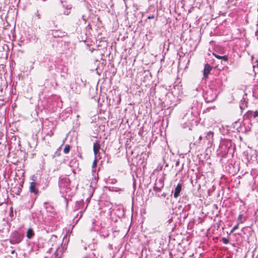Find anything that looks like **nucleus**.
Segmentation results:
<instances>
[{"label":"nucleus","mask_w":258,"mask_h":258,"mask_svg":"<svg viewBox=\"0 0 258 258\" xmlns=\"http://www.w3.org/2000/svg\"><path fill=\"white\" fill-rule=\"evenodd\" d=\"M202 139V136H200L199 137V140H201Z\"/></svg>","instance_id":"aec40b11"},{"label":"nucleus","mask_w":258,"mask_h":258,"mask_svg":"<svg viewBox=\"0 0 258 258\" xmlns=\"http://www.w3.org/2000/svg\"><path fill=\"white\" fill-rule=\"evenodd\" d=\"M212 70V67L208 63L205 65L204 69V78L207 79L208 78L209 74Z\"/></svg>","instance_id":"7ed1b4c3"},{"label":"nucleus","mask_w":258,"mask_h":258,"mask_svg":"<svg viewBox=\"0 0 258 258\" xmlns=\"http://www.w3.org/2000/svg\"><path fill=\"white\" fill-rule=\"evenodd\" d=\"M15 250H12V251H11V253H12V254H14V253H15Z\"/></svg>","instance_id":"6ab92c4d"},{"label":"nucleus","mask_w":258,"mask_h":258,"mask_svg":"<svg viewBox=\"0 0 258 258\" xmlns=\"http://www.w3.org/2000/svg\"><path fill=\"white\" fill-rule=\"evenodd\" d=\"M222 241L225 244H228L229 243L228 239L225 238V237L222 238Z\"/></svg>","instance_id":"f8f14e48"},{"label":"nucleus","mask_w":258,"mask_h":258,"mask_svg":"<svg viewBox=\"0 0 258 258\" xmlns=\"http://www.w3.org/2000/svg\"><path fill=\"white\" fill-rule=\"evenodd\" d=\"M237 221L239 222V223H243L245 221V219H243V216L242 214H239L237 218Z\"/></svg>","instance_id":"6e6552de"},{"label":"nucleus","mask_w":258,"mask_h":258,"mask_svg":"<svg viewBox=\"0 0 258 258\" xmlns=\"http://www.w3.org/2000/svg\"><path fill=\"white\" fill-rule=\"evenodd\" d=\"M213 136H214L213 132L212 131H210L208 133L206 138L207 139L209 138L210 137H211V138H213Z\"/></svg>","instance_id":"9d476101"},{"label":"nucleus","mask_w":258,"mask_h":258,"mask_svg":"<svg viewBox=\"0 0 258 258\" xmlns=\"http://www.w3.org/2000/svg\"><path fill=\"white\" fill-rule=\"evenodd\" d=\"M37 186V183L36 182L34 181L30 183L29 190L31 192L34 193L35 195H38L39 193Z\"/></svg>","instance_id":"f03ea898"},{"label":"nucleus","mask_w":258,"mask_h":258,"mask_svg":"<svg viewBox=\"0 0 258 258\" xmlns=\"http://www.w3.org/2000/svg\"><path fill=\"white\" fill-rule=\"evenodd\" d=\"M93 152L95 155H97L101 148L100 144L98 141H96L93 144Z\"/></svg>","instance_id":"39448f33"},{"label":"nucleus","mask_w":258,"mask_h":258,"mask_svg":"<svg viewBox=\"0 0 258 258\" xmlns=\"http://www.w3.org/2000/svg\"><path fill=\"white\" fill-rule=\"evenodd\" d=\"M23 238L22 235L19 232L14 231L11 234L10 242L13 244L19 243L22 241Z\"/></svg>","instance_id":"f257e3e1"},{"label":"nucleus","mask_w":258,"mask_h":258,"mask_svg":"<svg viewBox=\"0 0 258 258\" xmlns=\"http://www.w3.org/2000/svg\"><path fill=\"white\" fill-rule=\"evenodd\" d=\"M155 18L154 16L153 15H151V16H149L148 17V19H154Z\"/></svg>","instance_id":"f3484780"},{"label":"nucleus","mask_w":258,"mask_h":258,"mask_svg":"<svg viewBox=\"0 0 258 258\" xmlns=\"http://www.w3.org/2000/svg\"><path fill=\"white\" fill-rule=\"evenodd\" d=\"M35 14H36V15L37 16V17H38V19H40L41 18L40 15L39 14L38 11H37V12Z\"/></svg>","instance_id":"dca6fc26"},{"label":"nucleus","mask_w":258,"mask_h":258,"mask_svg":"<svg viewBox=\"0 0 258 258\" xmlns=\"http://www.w3.org/2000/svg\"><path fill=\"white\" fill-rule=\"evenodd\" d=\"M221 59H223L225 61H227L228 59V57L227 55L222 56Z\"/></svg>","instance_id":"ddd939ff"},{"label":"nucleus","mask_w":258,"mask_h":258,"mask_svg":"<svg viewBox=\"0 0 258 258\" xmlns=\"http://www.w3.org/2000/svg\"><path fill=\"white\" fill-rule=\"evenodd\" d=\"M239 223H238L237 225L234 226L233 228L230 231V233H232L235 230L237 229L239 227Z\"/></svg>","instance_id":"1a4fd4ad"},{"label":"nucleus","mask_w":258,"mask_h":258,"mask_svg":"<svg viewBox=\"0 0 258 258\" xmlns=\"http://www.w3.org/2000/svg\"><path fill=\"white\" fill-rule=\"evenodd\" d=\"M253 116L254 118L258 116V111L257 110H256L254 112Z\"/></svg>","instance_id":"4468645a"},{"label":"nucleus","mask_w":258,"mask_h":258,"mask_svg":"<svg viewBox=\"0 0 258 258\" xmlns=\"http://www.w3.org/2000/svg\"><path fill=\"white\" fill-rule=\"evenodd\" d=\"M96 165H97V160H96V159H95L93 162L92 167L93 168L95 167L96 166Z\"/></svg>","instance_id":"2eb2a0df"},{"label":"nucleus","mask_w":258,"mask_h":258,"mask_svg":"<svg viewBox=\"0 0 258 258\" xmlns=\"http://www.w3.org/2000/svg\"><path fill=\"white\" fill-rule=\"evenodd\" d=\"M154 190L156 191H160L161 189L160 188L157 187H154Z\"/></svg>","instance_id":"a211bd4d"},{"label":"nucleus","mask_w":258,"mask_h":258,"mask_svg":"<svg viewBox=\"0 0 258 258\" xmlns=\"http://www.w3.org/2000/svg\"><path fill=\"white\" fill-rule=\"evenodd\" d=\"M182 189V185L178 183L175 188L173 196L174 198H177L180 196V193Z\"/></svg>","instance_id":"20e7f679"},{"label":"nucleus","mask_w":258,"mask_h":258,"mask_svg":"<svg viewBox=\"0 0 258 258\" xmlns=\"http://www.w3.org/2000/svg\"><path fill=\"white\" fill-rule=\"evenodd\" d=\"M34 235V231L31 228H29L27 231L26 236L28 239L32 238Z\"/></svg>","instance_id":"423d86ee"},{"label":"nucleus","mask_w":258,"mask_h":258,"mask_svg":"<svg viewBox=\"0 0 258 258\" xmlns=\"http://www.w3.org/2000/svg\"><path fill=\"white\" fill-rule=\"evenodd\" d=\"M212 54L213 55H214L216 58L219 59H221V57H222V56L221 55H218L217 54H216L215 52H213L212 53Z\"/></svg>","instance_id":"9b49d317"},{"label":"nucleus","mask_w":258,"mask_h":258,"mask_svg":"<svg viewBox=\"0 0 258 258\" xmlns=\"http://www.w3.org/2000/svg\"><path fill=\"white\" fill-rule=\"evenodd\" d=\"M71 146L69 145H66L63 150V152L64 154H68L69 153L70 149H71Z\"/></svg>","instance_id":"0eeeda50"}]
</instances>
